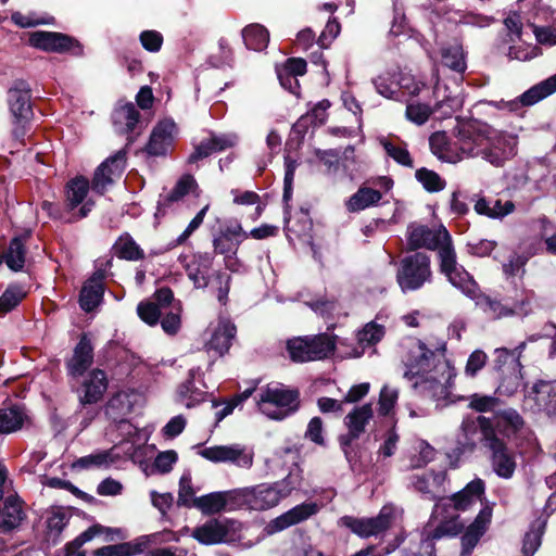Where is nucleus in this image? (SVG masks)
<instances>
[{
	"label": "nucleus",
	"instance_id": "1",
	"mask_svg": "<svg viewBox=\"0 0 556 556\" xmlns=\"http://www.w3.org/2000/svg\"><path fill=\"white\" fill-rule=\"evenodd\" d=\"M445 350L444 342L430 349L420 340H412L402 346V362L406 368L404 377L413 381L420 395L440 397L445 393L452 378Z\"/></svg>",
	"mask_w": 556,
	"mask_h": 556
},
{
	"label": "nucleus",
	"instance_id": "2",
	"mask_svg": "<svg viewBox=\"0 0 556 556\" xmlns=\"http://www.w3.org/2000/svg\"><path fill=\"white\" fill-rule=\"evenodd\" d=\"M405 236L407 247L412 251L419 252L420 249L437 251L441 274L451 283L456 282L460 287H466L467 270L458 264L452 237L443 225L430 227L416 222L410 223Z\"/></svg>",
	"mask_w": 556,
	"mask_h": 556
},
{
	"label": "nucleus",
	"instance_id": "3",
	"mask_svg": "<svg viewBox=\"0 0 556 556\" xmlns=\"http://www.w3.org/2000/svg\"><path fill=\"white\" fill-rule=\"evenodd\" d=\"M298 389L283 383L271 382L258 389L256 405L260 412L274 420H283L300 408Z\"/></svg>",
	"mask_w": 556,
	"mask_h": 556
},
{
	"label": "nucleus",
	"instance_id": "4",
	"mask_svg": "<svg viewBox=\"0 0 556 556\" xmlns=\"http://www.w3.org/2000/svg\"><path fill=\"white\" fill-rule=\"evenodd\" d=\"M396 282L402 292L417 291L433 280L431 257L424 252H415L399 262Z\"/></svg>",
	"mask_w": 556,
	"mask_h": 556
},
{
	"label": "nucleus",
	"instance_id": "5",
	"mask_svg": "<svg viewBox=\"0 0 556 556\" xmlns=\"http://www.w3.org/2000/svg\"><path fill=\"white\" fill-rule=\"evenodd\" d=\"M337 337L327 332L294 337L287 341V351L295 363L323 361L333 355Z\"/></svg>",
	"mask_w": 556,
	"mask_h": 556
},
{
	"label": "nucleus",
	"instance_id": "6",
	"mask_svg": "<svg viewBox=\"0 0 556 556\" xmlns=\"http://www.w3.org/2000/svg\"><path fill=\"white\" fill-rule=\"evenodd\" d=\"M483 445L490 452V463L493 471L503 479H510L517 468L516 453L493 432L491 422L482 418Z\"/></svg>",
	"mask_w": 556,
	"mask_h": 556
},
{
	"label": "nucleus",
	"instance_id": "7",
	"mask_svg": "<svg viewBox=\"0 0 556 556\" xmlns=\"http://www.w3.org/2000/svg\"><path fill=\"white\" fill-rule=\"evenodd\" d=\"M446 92L447 88L438 83L433 91L437 99L434 108L419 102L408 103L405 111L406 118L420 126L427 123L434 111H440L445 117L451 116L462 109L463 100L459 96H453L451 92Z\"/></svg>",
	"mask_w": 556,
	"mask_h": 556
},
{
	"label": "nucleus",
	"instance_id": "8",
	"mask_svg": "<svg viewBox=\"0 0 556 556\" xmlns=\"http://www.w3.org/2000/svg\"><path fill=\"white\" fill-rule=\"evenodd\" d=\"M90 182L83 176L71 179L65 187V216H61L65 223H75L88 216L94 203L87 200Z\"/></svg>",
	"mask_w": 556,
	"mask_h": 556
},
{
	"label": "nucleus",
	"instance_id": "9",
	"mask_svg": "<svg viewBox=\"0 0 556 556\" xmlns=\"http://www.w3.org/2000/svg\"><path fill=\"white\" fill-rule=\"evenodd\" d=\"M241 523L228 518H213L197 527L192 538L201 544L232 543L240 539Z\"/></svg>",
	"mask_w": 556,
	"mask_h": 556
},
{
	"label": "nucleus",
	"instance_id": "10",
	"mask_svg": "<svg viewBox=\"0 0 556 556\" xmlns=\"http://www.w3.org/2000/svg\"><path fill=\"white\" fill-rule=\"evenodd\" d=\"M236 490L238 509L263 511L277 506L281 501L273 483H260Z\"/></svg>",
	"mask_w": 556,
	"mask_h": 556
},
{
	"label": "nucleus",
	"instance_id": "11",
	"mask_svg": "<svg viewBox=\"0 0 556 556\" xmlns=\"http://www.w3.org/2000/svg\"><path fill=\"white\" fill-rule=\"evenodd\" d=\"M199 454L212 463H228L243 469H250L254 462L253 448L239 443L205 447Z\"/></svg>",
	"mask_w": 556,
	"mask_h": 556
},
{
	"label": "nucleus",
	"instance_id": "12",
	"mask_svg": "<svg viewBox=\"0 0 556 556\" xmlns=\"http://www.w3.org/2000/svg\"><path fill=\"white\" fill-rule=\"evenodd\" d=\"M491 126L485 124L467 123L458 126L456 130L455 144L462 155L465 157L482 156L485 140L490 132Z\"/></svg>",
	"mask_w": 556,
	"mask_h": 556
},
{
	"label": "nucleus",
	"instance_id": "13",
	"mask_svg": "<svg viewBox=\"0 0 556 556\" xmlns=\"http://www.w3.org/2000/svg\"><path fill=\"white\" fill-rule=\"evenodd\" d=\"M485 492V483L482 479H473L466 484L460 491L448 497H441L435 504V513L440 509L445 513L453 509L456 513L467 511L478 502H481Z\"/></svg>",
	"mask_w": 556,
	"mask_h": 556
},
{
	"label": "nucleus",
	"instance_id": "14",
	"mask_svg": "<svg viewBox=\"0 0 556 556\" xmlns=\"http://www.w3.org/2000/svg\"><path fill=\"white\" fill-rule=\"evenodd\" d=\"M516 153L517 138L491 127L481 157L492 165L502 166Z\"/></svg>",
	"mask_w": 556,
	"mask_h": 556
},
{
	"label": "nucleus",
	"instance_id": "15",
	"mask_svg": "<svg viewBox=\"0 0 556 556\" xmlns=\"http://www.w3.org/2000/svg\"><path fill=\"white\" fill-rule=\"evenodd\" d=\"M8 104L14 125L12 134L15 139L22 141L26 134V124L33 116L29 91L18 88L10 89L8 92Z\"/></svg>",
	"mask_w": 556,
	"mask_h": 556
},
{
	"label": "nucleus",
	"instance_id": "16",
	"mask_svg": "<svg viewBox=\"0 0 556 556\" xmlns=\"http://www.w3.org/2000/svg\"><path fill=\"white\" fill-rule=\"evenodd\" d=\"M468 282L466 287L452 283L455 288L459 289L465 295L475 300L476 305L491 319L507 317L514 314V309L503 305L500 301L491 299L489 295L483 294L479 290V286L473 280L471 275L467 271Z\"/></svg>",
	"mask_w": 556,
	"mask_h": 556
},
{
	"label": "nucleus",
	"instance_id": "17",
	"mask_svg": "<svg viewBox=\"0 0 556 556\" xmlns=\"http://www.w3.org/2000/svg\"><path fill=\"white\" fill-rule=\"evenodd\" d=\"M30 46L51 52H71L73 55H81L83 47L74 38L50 31H35L29 37Z\"/></svg>",
	"mask_w": 556,
	"mask_h": 556
},
{
	"label": "nucleus",
	"instance_id": "18",
	"mask_svg": "<svg viewBox=\"0 0 556 556\" xmlns=\"http://www.w3.org/2000/svg\"><path fill=\"white\" fill-rule=\"evenodd\" d=\"M126 165V152L121 150L103 161L94 172L91 188L97 193L103 194L108 187L124 173Z\"/></svg>",
	"mask_w": 556,
	"mask_h": 556
},
{
	"label": "nucleus",
	"instance_id": "19",
	"mask_svg": "<svg viewBox=\"0 0 556 556\" xmlns=\"http://www.w3.org/2000/svg\"><path fill=\"white\" fill-rule=\"evenodd\" d=\"M394 519L391 507H382L379 515L374 518H350L346 526L361 538L377 536L387 531Z\"/></svg>",
	"mask_w": 556,
	"mask_h": 556
},
{
	"label": "nucleus",
	"instance_id": "20",
	"mask_svg": "<svg viewBox=\"0 0 556 556\" xmlns=\"http://www.w3.org/2000/svg\"><path fill=\"white\" fill-rule=\"evenodd\" d=\"M318 511V504L314 502L302 503L270 520L265 527V531L269 535L275 534L309 519Z\"/></svg>",
	"mask_w": 556,
	"mask_h": 556
},
{
	"label": "nucleus",
	"instance_id": "21",
	"mask_svg": "<svg viewBox=\"0 0 556 556\" xmlns=\"http://www.w3.org/2000/svg\"><path fill=\"white\" fill-rule=\"evenodd\" d=\"M492 519V507L483 506L475 520L465 529L460 538V556H470L480 539L486 532Z\"/></svg>",
	"mask_w": 556,
	"mask_h": 556
},
{
	"label": "nucleus",
	"instance_id": "22",
	"mask_svg": "<svg viewBox=\"0 0 556 556\" xmlns=\"http://www.w3.org/2000/svg\"><path fill=\"white\" fill-rule=\"evenodd\" d=\"M203 515H214L223 510L238 509L237 490L212 492L197 497L194 507Z\"/></svg>",
	"mask_w": 556,
	"mask_h": 556
},
{
	"label": "nucleus",
	"instance_id": "23",
	"mask_svg": "<svg viewBox=\"0 0 556 556\" xmlns=\"http://www.w3.org/2000/svg\"><path fill=\"white\" fill-rule=\"evenodd\" d=\"M432 518L438 520V523L432 529V521H430L426 528L427 539L439 540L443 536H456L464 530V525L459 519L458 513L451 509L448 513L442 509L435 513V508L432 513Z\"/></svg>",
	"mask_w": 556,
	"mask_h": 556
},
{
	"label": "nucleus",
	"instance_id": "24",
	"mask_svg": "<svg viewBox=\"0 0 556 556\" xmlns=\"http://www.w3.org/2000/svg\"><path fill=\"white\" fill-rule=\"evenodd\" d=\"M176 132V124L172 119L159 122L146 146L147 153L153 156L165 155L174 142Z\"/></svg>",
	"mask_w": 556,
	"mask_h": 556
},
{
	"label": "nucleus",
	"instance_id": "25",
	"mask_svg": "<svg viewBox=\"0 0 556 556\" xmlns=\"http://www.w3.org/2000/svg\"><path fill=\"white\" fill-rule=\"evenodd\" d=\"M240 224L226 226L213 237L214 252L224 255L226 258L236 255L240 243L248 238Z\"/></svg>",
	"mask_w": 556,
	"mask_h": 556
},
{
	"label": "nucleus",
	"instance_id": "26",
	"mask_svg": "<svg viewBox=\"0 0 556 556\" xmlns=\"http://www.w3.org/2000/svg\"><path fill=\"white\" fill-rule=\"evenodd\" d=\"M236 142L237 137L235 135L210 134L208 137L194 144L193 152L189 155L188 162L191 164L197 163L214 153L232 148Z\"/></svg>",
	"mask_w": 556,
	"mask_h": 556
},
{
	"label": "nucleus",
	"instance_id": "27",
	"mask_svg": "<svg viewBox=\"0 0 556 556\" xmlns=\"http://www.w3.org/2000/svg\"><path fill=\"white\" fill-rule=\"evenodd\" d=\"M106 389L108 379L105 372L101 369L90 371L83 383L81 394L79 395L80 413L86 409V405L96 404L101 401Z\"/></svg>",
	"mask_w": 556,
	"mask_h": 556
},
{
	"label": "nucleus",
	"instance_id": "28",
	"mask_svg": "<svg viewBox=\"0 0 556 556\" xmlns=\"http://www.w3.org/2000/svg\"><path fill=\"white\" fill-rule=\"evenodd\" d=\"M93 363L91 340L84 333L74 349L73 356L67 361V371L72 377L81 376Z\"/></svg>",
	"mask_w": 556,
	"mask_h": 556
},
{
	"label": "nucleus",
	"instance_id": "29",
	"mask_svg": "<svg viewBox=\"0 0 556 556\" xmlns=\"http://www.w3.org/2000/svg\"><path fill=\"white\" fill-rule=\"evenodd\" d=\"M445 471H427L412 477V484L416 491L427 496L429 500H435L442 493L443 484L446 480Z\"/></svg>",
	"mask_w": 556,
	"mask_h": 556
},
{
	"label": "nucleus",
	"instance_id": "30",
	"mask_svg": "<svg viewBox=\"0 0 556 556\" xmlns=\"http://www.w3.org/2000/svg\"><path fill=\"white\" fill-rule=\"evenodd\" d=\"M491 425L493 432L496 431L510 437L517 433L523 427V419L520 414L514 408H498L492 417H486Z\"/></svg>",
	"mask_w": 556,
	"mask_h": 556
},
{
	"label": "nucleus",
	"instance_id": "31",
	"mask_svg": "<svg viewBox=\"0 0 556 556\" xmlns=\"http://www.w3.org/2000/svg\"><path fill=\"white\" fill-rule=\"evenodd\" d=\"M237 328L228 319H220L215 327L211 339L205 344L206 350L214 351L219 356H223L231 346L232 340L236 337Z\"/></svg>",
	"mask_w": 556,
	"mask_h": 556
},
{
	"label": "nucleus",
	"instance_id": "32",
	"mask_svg": "<svg viewBox=\"0 0 556 556\" xmlns=\"http://www.w3.org/2000/svg\"><path fill=\"white\" fill-rule=\"evenodd\" d=\"M530 395L539 410L556 415V381L540 380L533 384Z\"/></svg>",
	"mask_w": 556,
	"mask_h": 556
},
{
	"label": "nucleus",
	"instance_id": "33",
	"mask_svg": "<svg viewBox=\"0 0 556 556\" xmlns=\"http://www.w3.org/2000/svg\"><path fill=\"white\" fill-rule=\"evenodd\" d=\"M149 544L150 539L142 535L129 542L99 547L92 552V556H136L143 553Z\"/></svg>",
	"mask_w": 556,
	"mask_h": 556
},
{
	"label": "nucleus",
	"instance_id": "34",
	"mask_svg": "<svg viewBox=\"0 0 556 556\" xmlns=\"http://www.w3.org/2000/svg\"><path fill=\"white\" fill-rule=\"evenodd\" d=\"M25 517L23 502L20 497L13 495L8 496L2 510H0V531L10 532L18 528Z\"/></svg>",
	"mask_w": 556,
	"mask_h": 556
},
{
	"label": "nucleus",
	"instance_id": "35",
	"mask_svg": "<svg viewBox=\"0 0 556 556\" xmlns=\"http://www.w3.org/2000/svg\"><path fill=\"white\" fill-rule=\"evenodd\" d=\"M431 152L441 161L457 163L462 161L458 146L451 142L445 131H435L429 138Z\"/></svg>",
	"mask_w": 556,
	"mask_h": 556
},
{
	"label": "nucleus",
	"instance_id": "36",
	"mask_svg": "<svg viewBox=\"0 0 556 556\" xmlns=\"http://www.w3.org/2000/svg\"><path fill=\"white\" fill-rule=\"evenodd\" d=\"M30 238V231L14 237L3 252L4 263L13 271H21L26 262V242Z\"/></svg>",
	"mask_w": 556,
	"mask_h": 556
},
{
	"label": "nucleus",
	"instance_id": "37",
	"mask_svg": "<svg viewBox=\"0 0 556 556\" xmlns=\"http://www.w3.org/2000/svg\"><path fill=\"white\" fill-rule=\"evenodd\" d=\"M386 334V328L375 321L367 323L356 333L357 348H354L349 356L361 357L364 355L365 349L375 346L379 343Z\"/></svg>",
	"mask_w": 556,
	"mask_h": 556
},
{
	"label": "nucleus",
	"instance_id": "38",
	"mask_svg": "<svg viewBox=\"0 0 556 556\" xmlns=\"http://www.w3.org/2000/svg\"><path fill=\"white\" fill-rule=\"evenodd\" d=\"M374 412L370 404H364L354 408L345 416L344 422L349 429L345 443L358 439L365 431L366 425L372 418Z\"/></svg>",
	"mask_w": 556,
	"mask_h": 556
},
{
	"label": "nucleus",
	"instance_id": "39",
	"mask_svg": "<svg viewBox=\"0 0 556 556\" xmlns=\"http://www.w3.org/2000/svg\"><path fill=\"white\" fill-rule=\"evenodd\" d=\"M105 535V541H114L124 538L123 531L118 528H109L102 525H93L81 532L76 539L67 543V549L80 548L85 543L98 535Z\"/></svg>",
	"mask_w": 556,
	"mask_h": 556
},
{
	"label": "nucleus",
	"instance_id": "40",
	"mask_svg": "<svg viewBox=\"0 0 556 556\" xmlns=\"http://www.w3.org/2000/svg\"><path fill=\"white\" fill-rule=\"evenodd\" d=\"M139 117L140 114L132 103L115 109L112 115L115 130L121 135L130 134L138 124Z\"/></svg>",
	"mask_w": 556,
	"mask_h": 556
},
{
	"label": "nucleus",
	"instance_id": "41",
	"mask_svg": "<svg viewBox=\"0 0 556 556\" xmlns=\"http://www.w3.org/2000/svg\"><path fill=\"white\" fill-rule=\"evenodd\" d=\"M200 375V368H192L189 371V378L186 382L181 383L178 389V400L186 407L191 408L205 400V392L199 389L194 379Z\"/></svg>",
	"mask_w": 556,
	"mask_h": 556
},
{
	"label": "nucleus",
	"instance_id": "42",
	"mask_svg": "<svg viewBox=\"0 0 556 556\" xmlns=\"http://www.w3.org/2000/svg\"><path fill=\"white\" fill-rule=\"evenodd\" d=\"M482 418H486V416L481 415L476 419L472 417H467L463 420L458 434V444L463 447V450L475 448L479 430L481 433V441L483 442V426L480 421Z\"/></svg>",
	"mask_w": 556,
	"mask_h": 556
},
{
	"label": "nucleus",
	"instance_id": "43",
	"mask_svg": "<svg viewBox=\"0 0 556 556\" xmlns=\"http://www.w3.org/2000/svg\"><path fill=\"white\" fill-rule=\"evenodd\" d=\"M113 251L121 260L137 262L146 257L144 251L128 232H124L118 237L113 245Z\"/></svg>",
	"mask_w": 556,
	"mask_h": 556
},
{
	"label": "nucleus",
	"instance_id": "44",
	"mask_svg": "<svg viewBox=\"0 0 556 556\" xmlns=\"http://www.w3.org/2000/svg\"><path fill=\"white\" fill-rule=\"evenodd\" d=\"M381 198L382 193L379 190L369 187H361L350 197L345 206L349 212L355 213L378 204Z\"/></svg>",
	"mask_w": 556,
	"mask_h": 556
},
{
	"label": "nucleus",
	"instance_id": "45",
	"mask_svg": "<svg viewBox=\"0 0 556 556\" xmlns=\"http://www.w3.org/2000/svg\"><path fill=\"white\" fill-rule=\"evenodd\" d=\"M104 287L99 278L89 279L83 287L79 295V304L83 311H93L102 301Z\"/></svg>",
	"mask_w": 556,
	"mask_h": 556
},
{
	"label": "nucleus",
	"instance_id": "46",
	"mask_svg": "<svg viewBox=\"0 0 556 556\" xmlns=\"http://www.w3.org/2000/svg\"><path fill=\"white\" fill-rule=\"evenodd\" d=\"M242 38L248 49L262 51L269 42V33L261 24H251L242 29Z\"/></svg>",
	"mask_w": 556,
	"mask_h": 556
},
{
	"label": "nucleus",
	"instance_id": "47",
	"mask_svg": "<svg viewBox=\"0 0 556 556\" xmlns=\"http://www.w3.org/2000/svg\"><path fill=\"white\" fill-rule=\"evenodd\" d=\"M555 91L556 74L523 92L520 96V102L522 105H533Z\"/></svg>",
	"mask_w": 556,
	"mask_h": 556
},
{
	"label": "nucleus",
	"instance_id": "48",
	"mask_svg": "<svg viewBox=\"0 0 556 556\" xmlns=\"http://www.w3.org/2000/svg\"><path fill=\"white\" fill-rule=\"evenodd\" d=\"M25 414L18 406L0 409V434L17 431L22 428Z\"/></svg>",
	"mask_w": 556,
	"mask_h": 556
},
{
	"label": "nucleus",
	"instance_id": "49",
	"mask_svg": "<svg viewBox=\"0 0 556 556\" xmlns=\"http://www.w3.org/2000/svg\"><path fill=\"white\" fill-rule=\"evenodd\" d=\"M526 343H520L519 346H517L514 350H508L506 348H500L495 350V368L497 370H503L505 366H509L513 371H516L517 369H522V365L520 363V356L522 353V350L525 349Z\"/></svg>",
	"mask_w": 556,
	"mask_h": 556
},
{
	"label": "nucleus",
	"instance_id": "50",
	"mask_svg": "<svg viewBox=\"0 0 556 556\" xmlns=\"http://www.w3.org/2000/svg\"><path fill=\"white\" fill-rule=\"evenodd\" d=\"M199 491L192 483V477L189 471L182 473L179 479L178 500L179 506L187 508H193L194 502L197 501L195 494Z\"/></svg>",
	"mask_w": 556,
	"mask_h": 556
},
{
	"label": "nucleus",
	"instance_id": "51",
	"mask_svg": "<svg viewBox=\"0 0 556 556\" xmlns=\"http://www.w3.org/2000/svg\"><path fill=\"white\" fill-rule=\"evenodd\" d=\"M501 406V400L493 395L473 393L468 397V407L478 413H492L495 415Z\"/></svg>",
	"mask_w": 556,
	"mask_h": 556
},
{
	"label": "nucleus",
	"instance_id": "52",
	"mask_svg": "<svg viewBox=\"0 0 556 556\" xmlns=\"http://www.w3.org/2000/svg\"><path fill=\"white\" fill-rule=\"evenodd\" d=\"M26 296V291L18 285H10L0 296V317L14 309Z\"/></svg>",
	"mask_w": 556,
	"mask_h": 556
},
{
	"label": "nucleus",
	"instance_id": "53",
	"mask_svg": "<svg viewBox=\"0 0 556 556\" xmlns=\"http://www.w3.org/2000/svg\"><path fill=\"white\" fill-rule=\"evenodd\" d=\"M381 144L388 156L394 160L397 164L408 168L414 167L413 157L410 156L405 144L396 143L388 139L381 140Z\"/></svg>",
	"mask_w": 556,
	"mask_h": 556
},
{
	"label": "nucleus",
	"instance_id": "54",
	"mask_svg": "<svg viewBox=\"0 0 556 556\" xmlns=\"http://www.w3.org/2000/svg\"><path fill=\"white\" fill-rule=\"evenodd\" d=\"M415 177L428 192H439L446 186L438 173L425 167L417 169Z\"/></svg>",
	"mask_w": 556,
	"mask_h": 556
},
{
	"label": "nucleus",
	"instance_id": "55",
	"mask_svg": "<svg viewBox=\"0 0 556 556\" xmlns=\"http://www.w3.org/2000/svg\"><path fill=\"white\" fill-rule=\"evenodd\" d=\"M442 62L451 70L462 73L466 68L463 49L459 46H451L442 50Z\"/></svg>",
	"mask_w": 556,
	"mask_h": 556
},
{
	"label": "nucleus",
	"instance_id": "56",
	"mask_svg": "<svg viewBox=\"0 0 556 556\" xmlns=\"http://www.w3.org/2000/svg\"><path fill=\"white\" fill-rule=\"evenodd\" d=\"M195 258H205L207 263H210V257L205 255L194 256V261L190 264H187L185 267L188 278L193 282L194 287L203 289L208 285L207 270L201 268Z\"/></svg>",
	"mask_w": 556,
	"mask_h": 556
},
{
	"label": "nucleus",
	"instance_id": "57",
	"mask_svg": "<svg viewBox=\"0 0 556 556\" xmlns=\"http://www.w3.org/2000/svg\"><path fill=\"white\" fill-rule=\"evenodd\" d=\"M195 189H198V184H197L195 179L193 178V176L185 175L177 181L175 187L168 193L167 201L168 202L179 201L188 193L193 192Z\"/></svg>",
	"mask_w": 556,
	"mask_h": 556
},
{
	"label": "nucleus",
	"instance_id": "58",
	"mask_svg": "<svg viewBox=\"0 0 556 556\" xmlns=\"http://www.w3.org/2000/svg\"><path fill=\"white\" fill-rule=\"evenodd\" d=\"M111 463L109 452L102 451L78 458L74 463L75 468L89 469L93 467L109 466Z\"/></svg>",
	"mask_w": 556,
	"mask_h": 556
},
{
	"label": "nucleus",
	"instance_id": "59",
	"mask_svg": "<svg viewBox=\"0 0 556 556\" xmlns=\"http://www.w3.org/2000/svg\"><path fill=\"white\" fill-rule=\"evenodd\" d=\"M399 399V391L394 388H390L388 386H384L379 395V414L387 416L389 415Z\"/></svg>",
	"mask_w": 556,
	"mask_h": 556
},
{
	"label": "nucleus",
	"instance_id": "60",
	"mask_svg": "<svg viewBox=\"0 0 556 556\" xmlns=\"http://www.w3.org/2000/svg\"><path fill=\"white\" fill-rule=\"evenodd\" d=\"M277 490L280 500L288 497L294 490L301 485V477L298 472H290L286 478L273 483Z\"/></svg>",
	"mask_w": 556,
	"mask_h": 556
},
{
	"label": "nucleus",
	"instance_id": "61",
	"mask_svg": "<svg viewBox=\"0 0 556 556\" xmlns=\"http://www.w3.org/2000/svg\"><path fill=\"white\" fill-rule=\"evenodd\" d=\"M208 207L210 205L206 204L200 212H198L184 232L170 243V248L181 245L189 239V237L202 225Z\"/></svg>",
	"mask_w": 556,
	"mask_h": 556
},
{
	"label": "nucleus",
	"instance_id": "62",
	"mask_svg": "<svg viewBox=\"0 0 556 556\" xmlns=\"http://www.w3.org/2000/svg\"><path fill=\"white\" fill-rule=\"evenodd\" d=\"M139 317L150 326L157 324L161 317V308L154 302H140L137 307Z\"/></svg>",
	"mask_w": 556,
	"mask_h": 556
},
{
	"label": "nucleus",
	"instance_id": "63",
	"mask_svg": "<svg viewBox=\"0 0 556 556\" xmlns=\"http://www.w3.org/2000/svg\"><path fill=\"white\" fill-rule=\"evenodd\" d=\"M522 376L521 369H517L516 371L511 370L509 376L503 377L501 383L497 387V391L501 394L513 395L515 394L521 386Z\"/></svg>",
	"mask_w": 556,
	"mask_h": 556
},
{
	"label": "nucleus",
	"instance_id": "64",
	"mask_svg": "<svg viewBox=\"0 0 556 556\" xmlns=\"http://www.w3.org/2000/svg\"><path fill=\"white\" fill-rule=\"evenodd\" d=\"M139 40L143 49L152 53L159 52L163 46V36L156 30H143Z\"/></svg>",
	"mask_w": 556,
	"mask_h": 556
}]
</instances>
